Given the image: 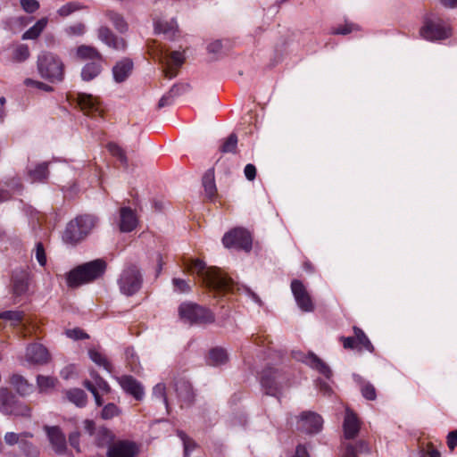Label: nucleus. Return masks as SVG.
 Instances as JSON below:
<instances>
[{
	"label": "nucleus",
	"instance_id": "f257e3e1",
	"mask_svg": "<svg viewBox=\"0 0 457 457\" xmlns=\"http://www.w3.org/2000/svg\"><path fill=\"white\" fill-rule=\"evenodd\" d=\"M190 272H196L202 277L206 287L216 292H226L231 289L232 280L223 275L217 268L206 269L205 263L201 260H193L187 263Z\"/></svg>",
	"mask_w": 457,
	"mask_h": 457
},
{
	"label": "nucleus",
	"instance_id": "f03ea898",
	"mask_svg": "<svg viewBox=\"0 0 457 457\" xmlns=\"http://www.w3.org/2000/svg\"><path fill=\"white\" fill-rule=\"evenodd\" d=\"M105 270L106 262L102 259L84 263L68 273L67 284L70 287H78L100 278Z\"/></svg>",
	"mask_w": 457,
	"mask_h": 457
},
{
	"label": "nucleus",
	"instance_id": "7ed1b4c3",
	"mask_svg": "<svg viewBox=\"0 0 457 457\" xmlns=\"http://www.w3.org/2000/svg\"><path fill=\"white\" fill-rule=\"evenodd\" d=\"M148 52L154 58H157L162 65V72L167 79H172L178 74V68L184 62L183 54L174 51L168 54L163 47L155 40L147 43Z\"/></svg>",
	"mask_w": 457,
	"mask_h": 457
},
{
	"label": "nucleus",
	"instance_id": "20e7f679",
	"mask_svg": "<svg viewBox=\"0 0 457 457\" xmlns=\"http://www.w3.org/2000/svg\"><path fill=\"white\" fill-rule=\"evenodd\" d=\"M40 76L52 82H61L64 79L65 66L62 59L51 52H42L37 62Z\"/></svg>",
	"mask_w": 457,
	"mask_h": 457
},
{
	"label": "nucleus",
	"instance_id": "39448f33",
	"mask_svg": "<svg viewBox=\"0 0 457 457\" xmlns=\"http://www.w3.org/2000/svg\"><path fill=\"white\" fill-rule=\"evenodd\" d=\"M97 219L90 214L77 217L69 222L63 234L64 241L77 243L86 237L96 225Z\"/></svg>",
	"mask_w": 457,
	"mask_h": 457
},
{
	"label": "nucleus",
	"instance_id": "423d86ee",
	"mask_svg": "<svg viewBox=\"0 0 457 457\" xmlns=\"http://www.w3.org/2000/svg\"><path fill=\"white\" fill-rule=\"evenodd\" d=\"M0 411L5 415L30 416L31 409L6 387H0Z\"/></svg>",
	"mask_w": 457,
	"mask_h": 457
},
{
	"label": "nucleus",
	"instance_id": "0eeeda50",
	"mask_svg": "<svg viewBox=\"0 0 457 457\" xmlns=\"http://www.w3.org/2000/svg\"><path fill=\"white\" fill-rule=\"evenodd\" d=\"M142 283L143 276L136 265L126 267L118 279L120 291L127 296H131L138 292Z\"/></svg>",
	"mask_w": 457,
	"mask_h": 457
},
{
	"label": "nucleus",
	"instance_id": "6e6552de",
	"mask_svg": "<svg viewBox=\"0 0 457 457\" xmlns=\"http://www.w3.org/2000/svg\"><path fill=\"white\" fill-rule=\"evenodd\" d=\"M179 311L180 318L190 324H206L214 321V315L211 311L195 303H182Z\"/></svg>",
	"mask_w": 457,
	"mask_h": 457
},
{
	"label": "nucleus",
	"instance_id": "1a4fd4ad",
	"mask_svg": "<svg viewBox=\"0 0 457 457\" xmlns=\"http://www.w3.org/2000/svg\"><path fill=\"white\" fill-rule=\"evenodd\" d=\"M226 248H237L249 252L252 248V237L244 228H234L226 233L222 238Z\"/></svg>",
	"mask_w": 457,
	"mask_h": 457
},
{
	"label": "nucleus",
	"instance_id": "9d476101",
	"mask_svg": "<svg viewBox=\"0 0 457 457\" xmlns=\"http://www.w3.org/2000/svg\"><path fill=\"white\" fill-rule=\"evenodd\" d=\"M420 34L428 40H442L451 36V29L440 19H428L421 28Z\"/></svg>",
	"mask_w": 457,
	"mask_h": 457
},
{
	"label": "nucleus",
	"instance_id": "9b49d317",
	"mask_svg": "<svg viewBox=\"0 0 457 457\" xmlns=\"http://www.w3.org/2000/svg\"><path fill=\"white\" fill-rule=\"evenodd\" d=\"M96 33L98 39L113 50L124 52L128 47L125 38L118 37L106 26L99 27Z\"/></svg>",
	"mask_w": 457,
	"mask_h": 457
},
{
	"label": "nucleus",
	"instance_id": "f8f14e48",
	"mask_svg": "<svg viewBox=\"0 0 457 457\" xmlns=\"http://www.w3.org/2000/svg\"><path fill=\"white\" fill-rule=\"evenodd\" d=\"M138 445L129 440H119L107 450V457H137Z\"/></svg>",
	"mask_w": 457,
	"mask_h": 457
},
{
	"label": "nucleus",
	"instance_id": "ddd939ff",
	"mask_svg": "<svg viewBox=\"0 0 457 457\" xmlns=\"http://www.w3.org/2000/svg\"><path fill=\"white\" fill-rule=\"evenodd\" d=\"M76 101L80 110L87 116H100L102 110L97 98L92 95L78 93Z\"/></svg>",
	"mask_w": 457,
	"mask_h": 457
},
{
	"label": "nucleus",
	"instance_id": "4468645a",
	"mask_svg": "<svg viewBox=\"0 0 457 457\" xmlns=\"http://www.w3.org/2000/svg\"><path fill=\"white\" fill-rule=\"evenodd\" d=\"M291 289L299 308L303 312H311L312 302L303 283L297 279L293 280Z\"/></svg>",
	"mask_w": 457,
	"mask_h": 457
},
{
	"label": "nucleus",
	"instance_id": "2eb2a0df",
	"mask_svg": "<svg viewBox=\"0 0 457 457\" xmlns=\"http://www.w3.org/2000/svg\"><path fill=\"white\" fill-rule=\"evenodd\" d=\"M280 374L274 369H267L263 370L261 383L265 390V393L270 395H274L278 391L280 384Z\"/></svg>",
	"mask_w": 457,
	"mask_h": 457
},
{
	"label": "nucleus",
	"instance_id": "dca6fc26",
	"mask_svg": "<svg viewBox=\"0 0 457 457\" xmlns=\"http://www.w3.org/2000/svg\"><path fill=\"white\" fill-rule=\"evenodd\" d=\"M26 360L36 364L46 363L49 360V353L46 347L40 344H33L28 346Z\"/></svg>",
	"mask_w": 457,
	"mask_h": 457
},
{
	"label": "nucleus",
	"instance_id": "f3484780",
	"mask_svg": "<svg viewBox=\"0 0 457 457\" xmlns=\"http://www.w3.org/2000/svg\"><path fill=\"white\" fill-rule=\"evenodd\" d=\"M122 389L128 394L133 395L137 400H141L144 396V388L141 384L132 376H123L119 380Z\"/></svg>",
	"mask_w": 457,
	"mask_h": 457
},
{
	"label": "nucleus",
	"instance_id": "a211bd4d",
	"mask_svg": "<svg viewBox=\"0 0 457 457\" xmlns=\"http://www.w3.org/2000/svg\"><path fill=\"white\" fill-rule=\"evenodd\" d=\"M75 57L79 61L104 62V56L100 51L92 46L80 45L75 50Z\"/></svg>",
	"mask_w": 457,
	"mask_h": 457
},
{
	"label": "nucleus",
	"instance_id": "6ab92c4d",
	"mask_svg": "<svg viewBox=\"0 0 457 457\" xmlns=\"http://www.w3.org/2000/svg\"><path fill=\"white\" fill-rule=\"evenodd\" d=\"M137 223L134 212L129 207H122L120 210V230L121 232L132 231Z\"/></svg>",
	"mask_w": 457,
	"mask_h": 457
},
{
	"label": "nucleus",
	"instance_id": "aec40b11",
	"mask_svg": "<svg viewBox=\"0 0 457 457\" xmlns=\"http://www.w3.org/2000/svg\"><path fill=\"white\" fill-rule=\"evenodd\" d=\"M370 445L363 440L354 444L344 443L341 457H357L358 454L370 453Z\"/></svg>",
	"mask_w": 457,
	"mask_h": 457
},
{
	"label": "nucleus",
	"instance_id": "412c9836",
	"mask_svg": "<svg viewBox=\"0 0 457 457\" xmlns=\"http://www.w3.org/2000/svg\"><path fill=\"white\" fill-rule=\"evenodd\" d=\"M202 184L204 190V196L209 201H214L218 195L217 187L215 184L214 169H209L204 174Z\"/></svg>",
	"mask_w": 457,
	"mask_h": 457
},
{
	"label": "nucleus",
	"instance_id": "4be33fe9",
	"mask_svg": "<svg viewBox=\"0 0 457 457\" xmlns=\"http://www.w3.org/2000/svg\"><path fill=\"white\" fill-rule=\"evenodd\" d=\"M175 390L178 394V397L185 403L191 404L195 400V394L193 391L192 385L184 379L179 380L175 384Z\"/></svg>",
	"mask_w": 457,
	"mask_h": 457
},
{
	"label": "nucleus",
	"instance_id": "5701e85b",
	"mask_svg": "<svg viewBox=\"0 0 457 457\" xmlns=\"http://www.w3.org/2000/svg\"><path fill=\"white\" fill-rule=\"evenodd\" d=\"M133 68L131 60L125 58L118 62L112 68L113 78L117 82L124 81L130 74Z\"/></svg>",
	"mask_w": 457,
	"mask_h": 457
},
{
	"label": "nucleus",
	"instance_id": "b1692460",
	"mask_svg": "<svg viewBox=\"0 0 457 457\" xmlns=\"http://www.w3.org/2000/svg\"><path fill=\"white\" fill-rule=\"evenodd\" d=\"M154 32L163 34L169 39H173L179 32L177 21L175 20L170 21H157L154 22Z\"/></svg>",
	"mask_w": 457,
	"mask_h": 457
},
{
	"label": "nucleus",
	"instance_id": "393cba45",
	"mask_svg": "<svg viewBox=\"0 0 457 457\" xmlns=\"http://www.w3.org/2000/svg\"><path fill=\"white\" fill-rule=\"evenodd\" d=\"M91 436H95L96 445L98 447H107L108 449L115 442V436L112 430H88Z\"/></svg>",
	"mask_w": 457,
	"mask_h": 457
},
{
	"label": "nucleus",
	"instance_id": "a878e982",
	"mask_svg": "<svg viewBox=\"0 0 457 457\" xmlns=\"http://www.w3.org/2000/svg\"><path fill=\"white\" fill-rule=\"evenodd\" d=\"M49 441L57 453H63L66 450V437L62 430H46Z\"/></svg>",
	"mask_w": 457,
	"mask_h": 457
},
{
	"label": "nucleus",
	"instance_id": "bb28decb",
	"mask_svg": "<svg viewBox=\"0 0 457 457\" xmlns=\"http://www.w3.org/2000/svg\"><path fill=\"white\" fill-rule=\"evenodd\" d=\"M10 383L15 388L17 393L22 396L32 392V385L19 374H13L10 378Z\"/></svg>",
	"mask_w": 457,
	"mask_h": 457
},
{
	"label": "nucleus",
	"instance_id": "cd10ccee",
	"mask_svg": "<svg viewBox=\"0 0 457 457\" xmlns=\"http://www.w3.org/2000/svg\"><path fill=\"white\" fill-rule=\"evenodd\" d=\"M103 62H90L84 65L81 70V78L84 81H90L96 79L102 71Z\"/></svg>",
	"mask_w": 457,
	"mask_h": 457
},
{
	"label": "nucleus",
	"instance_id": "c85d7f7f",
	"mask_svg": "<svg viewBox=\"0 0 457 457\" xmlns=\"http://www.w3.org/2000/svg\"><path fill=\"white\" fill-rule=\"evenodd\" d=\"M106 18L112 23L114 28L120 33H124L128 30L129 26L123 16L114 11L107 10L104 12Z\"/></svg>",
	"mask_w": 457,
	"mask_h": 457
},
{
	"label": "nucleus",
	"instance_id": "c756f323",
	"mask_svg": "<svg viewBox=\"0 0 457 457\" xmlns=\"http://www.w3.org/2000/svg\"><path fill=\"white\" fill-rule=\"evenodd\" d=\"M228 353L223 348H213L209 352L208 363L213 366H219L228 361Z\"/></svg>",
	"mask_w": 457,
	"mask_h": 457
},
{
	"label": "nucleus",
	"instance_id": "7c9ffc66",
	"mask_svg": "<svg viewBox=\"0 0 457 457\" xmlns=\"http://www.w3.org/2000/svg\"><path fill=\"white\" fill-rule=\"evenodd\" d=\"M47 24V19L42 18L38 20L31 28L22 35V39H36L39 37Z\"/></svg>",
	"mask_w": 457,
	"mask_h": 457
},
{
	"label": "nucleus",
	"instance_id": "2f4dec72",
	"mask_svg": "<svg viewBox=\"0 0 457 457\" xmlns=\"http://www.w3.org/2000/svg\"><path fill=\"white\" fill-rule=\"evenodd\" d=\"M57 378L50 376L38 375L37 377V385L40 393H47L54 389L57 384Z\"/></svg>",
	"mask_w": 457,
	"mask_h": 457
},
{
	"label": "nucleus",
	"instance_id": "473e14b6",
	"mask_svg": "<svg viewBox=\"0 0 457 457\" xmlns=\"http://www.w3.org/2000/svg\"><path fill=\"white\" fill-rule=\"evenodd\" d=\"M68 400L79 407H83L87 403V395L82 389L74 388L66 392Z\"/></svg>",
	"mask_w": 457,
	"mask_h": 457
},
{
	"label": "nucleus",
	"instance_id": "72a5a7b5",
	"mask_svg": "<svg viewBox=\"0 0 457 457\" xmlns=\"http://www.w3.org/2000/svg\"><path fill=\"white\" fill-rule=\"evenodd\" d=\"M29 287L28 276L22 273L20 276L13 278L12 290L15 295H21L25 294Z\"/></svg>",
	"mask_w": 457,
	"mask_h": 457
},
{
	"label": "nucleus",
	"instance_id": "f704fd0d",
	"mask_svg": "<svg viewBox=\"0 0 457 457\" xmlns=\"http://www.w3.org/2000/svg\"><path fill=\"white\" fill-rule=\"evenodd\" d=\"M354 332V337L356 338L357 345L359 346V350L365 349L370 352L373 351V345L370 339L367 337L365 333L360 328L354 326L353 328Z\"/></svg>",
	"mask_w": 457,
	"mask_h": 457
},
{
	"label": "nucleus",
	"instance_id": "c9c22d12",
	"mask_svg": "<svg viewBox=\"0 0 457 457\" xmlns=\"http://www.w3.org/2000/svg\"><path fill=\"white\" fill-rule=\"evenodd\" d=\"M89 358L94 361L96 365L103 367L107 371H112V365L106 357L98 352L96 349H89L88 351Z\"/></svg>",
	"mask_w": 457,
	"mask_h": 457
},
{
	"label": "nucleus",
	"instance_id": "e433bc0d",
	"mask_svg": "<svg viewBox=\"0 0 457 457\" xmlns=\"http://www.w3.org/2000/svg\"><path fill=\"white\" fill-rule=\"evenodd\" d=\"M29 176L33 181H42L48 176L47 163L43 162L29 171Z\"/></svg>",
	"mask_w": 457,
	"mask_h": 457
},
{
	"label": "nucleus",
	"instance_id": "4c0bfd02",
	"mask_svg": "<svg viewBox=\"0 0 457 457\" xmlns=\"http://www.w3.org/2000/svg\"><path fill=\"white\" fill-rule=\"evenodd\" d=\"M107 149L111 154L116 157L124 166H128V158L124 150L115 143H109Z\"/></svg>",
	"mask_w": 457,
	"mask_h": 457
},
{
	"label": "nucleus",
	"instance_id": "58836bf2",
	"mask_svg": "<svg viewBox=\"0 0 457 457\" xmlns=\"http://www.w3.org/2000/svg\"><path fill=\"white\" fill-rule=\"evenodd\" d=\"M361 426V423L357 415L350 409H346L343 428H360Z\"/></svg>",
	"mask_w": 457,
	"mask_h": 457
},
{
	"label": "nucleus",
	"instance_id": "ea45409f",
	"mask_svg": "<svg viewBox=\"0 0 457 457\" xmlns=\"http://www.w3.org/2000/svg\"><path fill=\"white\" fill-rule=\"evenodd\" d=\"M237 146V137L236 134H230L222 145L220 146V152L224 154L231 153L235 154Z\"/></svg>",
	"mask_w": 457,
	"mask_h": 457
},
{
	"label": "nucleus",
	"instance_id": "a19ab883",
	"mask_svg": "<svg viewBox=\"0 0 457 457\" xmlns=\"http://www.w3.org/2000/svg\"><path fill=\"white\" fill-rule=\"evenodd\" d=\"M180 89L181 87L177 85L173 86L170 90L160 99L158 103V108H162L170 104L173 98L180 94Z\"/></svg>",
	"mask_w": 457,
	"mask_h": 457
},
{
	"label": "nucleus",
	"instance_id": "79ce46f5",
	"mask_svg": "<svg viewBox=\"0 0 457 457\" xmlns=\"http://www.w3.org/2000/svg\"><path fill=\"white\" fill-rule=\"evenodd\" d=\"M292 356L295 360L302 361L311 368L314 367V354L312 352H308L306 354L300 350H294Z\"/></svg>",
	"mask_w": 457,
	"mask_h": 457
},
{
	"label": "nucleus",
	"instance_id": "37998d69",
	"mask_svg": "<svg viewBox=\"0 0 457 457\" xmlns=\"http://www.w3.org/2000/svg\"><path fill=\"white\" fill-rule=\"evenodd\" d=\"M179 436L183 442L184 456L189 457L190 453L197 446L196 443L188 437L183 430H178Z\"/></svg>",
	"mask_w": 457,
	"mask_h": 457
},
{
	"label": "nucleus",
	"instance_id": "c03bdc74",
	"mask_svg": "<svg viewBox=\"0 0 457 457\" xmlns=\"http://www.w3.org/2000/svg\"><path fill=\"white\" fill-rule=\"evenodd\" d=\"M82 6L79 3L70 2L60 7L57 12L61 17H67L71 13L80 10Z\"/></svg>",
	"mask_w": 457,
	"mask_h": 457
},
{
	"label": "nucleus",
	"instance_id": "a18cd8bd",
	"mask_svg": "<svg viewBox=\"0 0 457 457\" xmlns=\"http://www.w3.org/2000/svg\"><path fill=\"white\" fill-rule=\"evenodd\" d=\"M29 56V47L28 46L26 45H20L18 46L14 51H13V54H12V59L15 61V62H24L25 60H27Z\"/></svg>",
	"mask_w": 457,
	"mask_h": 457
},
{
	"label": "nucleus",
	"instance_id": "49530a36",
	"mask_svg": "<svg viewBox=\"0 0 457 457\" xmlns=\"http://www.w3.org/2000/svg\"><path fill=\"white\" fill-rule=\"evenodd\" d=\"M86 32V25L82 22H78L71 25L65 29V33L69 37L83 36Z\"/></svg>",
	"mask_w": 457,
	"mask_h": 457
},
{
	"label": "nucleus",
	"instance_id": "de8ad7c7",
	"mask_svg": "<svg viewBox=\"0 0 457 457\" xmlns=\"http://www.w3.org/2000/svg\"><path fill=\"white\" fill-rule=\"evenodd\" d=\"M90 375L94 379L97 390L99 389L103 393H109L111 391V387L108 383L97 372L92 371Z\"/></svg>",
	"mask_w": 457,
	"mask_h": 457
},
{
	"label": "nucleus",
	"instance_id": "09e8293b",
	"mask_svg": "<svg viewBox=\"0 0 457 457\" xmlns=\"http://www.w3.org/2000/svg\"><path fill=\"white\" fill-rule=\"evenodd\" d=\"M154 395L163 402L166 406V409L169 411V403L166 396V386L163 383H159L154 387L153 391Z\"/></svg>",
	"mask_w": 457,
	"mask_h": 457
},
{
	"label": "nucleus",
	"instance_id": "8fccbe9b",
	"mask_svg": "<svg viewBox=\"0 0 457 457\" xmlns=\"http://www.w3.org/2000/svg\"><path fill=\"white\" fill-rule=\"evenodd\" d=\"M21 450L29 457H37L38 455V450L33 445L25 442L23 439L20 442Z\"/></svg>",
	"mask_w": 457,
	"mask_h": 457
},
{
	"label": "nucleus",
	"instance_id": "3c124183",
	"mask_svg": "<svg viewBox=\"0 0 457 457\" xmlns=\"http://www.w3.org/2000/svg\"><path fill=\"white\" fill-rule=\"evenodd\" d=\"M118 407L113 403H108L103 408L101 415L103 419L110 420L118 415Z\"/></svg>",
	"mask_w": 457,
	"mask_h": 457
},
{
	"label": "nucleus",
	"instance_id": "603ef678",
	"mask_svg": "<svg viewBox=\"0 0 457 457\" xmlns=\"http://www.w3.org/2000/svg\"><path fill=\"white\" fill-rule=\"evenodd\" d=\"M316 370L322 374L326 378L330 379L333 373L331 369L324 361L316 356Z\"/></svg>",
	"mask_w": 457,
	"mask_h": 457
},
{
	"label": "nucleus",
	"instance_id": "864d4df0",
	"mask_svg": "<svg viewBox=\"0 0 457 457\" xmlns=\"http://www.w3.org/2000/svg\"><path fill=\"white\" fill-rule=\"evenodd\" d=\"M24 84L27 86V87H34L37 89H40V90H43V91H46V92H52L54 90V88L44 83V82H41V81H37V80H34V79H26L24 80Z\"/></svg>",
	"mask_w": 457,
	"mask_h": 457
},
{
	"label": "nucleus",
	"instance_id": "5fc2aeb1",
	"mask_svg": "<svg viewBox=\"0 0 457 457\" xmlns=\"http://www.w3.org/2000/svg\"><path fill=\"white\" fill-rule=\"evenodd\" d=\"M356 24L346 22L344 26L333 29L332 33L336 35H347L353 30H358Z\"/></svg>",
	"mask_w": 457,
	"mask_h": 457
},
{
	"label": "nucleus",
	"instance_id": "6e6d98bb",
	"mask_svg": "<svg viewBox=\"0 0 457 457\" xmlns=\"http://www.w3.org/2000/svg\"><path fill=\"white\" fill-rule=\"evenodd\" d=\"M0 319H4L18 323L22 320V313L16 311H6L0 313Z\"/></svg>",
	"mask_w": 457,
	"mask_h": 457
},
{
	"label": "nucleus",
	"instance_id": "4d7b16f0",
	"mask_svg": "<svg viewBox=\"0 0 457 457\" xmlns=\"http://www.w3.org/2000/svg\"><path fill=\"white\" fill-rule=\"evenodd\" d=\"M21 5L28 13H33L39 8V3L37 0H21Z\"/></svg>",
	"mask_w": 457,
	"mask_h": 457
},
{
	"label": "nucleus",
	"instance_id": "13d9d810",
	"mask_svg": "<svg viewBox=\"0 0 457 457\" xmlns=\"http://www.w3.org/2000/svg\"><path fill=\"white\" fill-rule=\"evenodd\" d=\"M422 457H441L440 452L435 448L432 443H428L426 447L421 450Z\"/></svg>",
	"mask_w": 457,
	"mask_h": 457
},
{
	"label": "nucleus",
	"instance_id": "bf43d9fd",
	"mask_svg": "<svg viewBox=\"0 0 457 457\" xmlns=\"http://www.w3.org/2000/svg\"><path fill=\"white\" fill-rule=\"evenodd\" d=\"M361 394L363 397L370 401L375 400L377 396L375 387L370 384H366L361 387Z\"/></svg>",
	"mask_w": 457,
	"mask_h": 457
},
{
	"label": "nucleus",
	"instance_id": "052dcab7",
	"mask_svg": "<svg viewBox=\"0 0 457 457\" xmlns=\"http://www.w3.org/2000/svg\"><path fill=\"white\" fill-rule=\"evenodd\" d=\"M36 259L41 266H45L46 263V256L42 243H37L36 245Z\"/></svg>",
	"mask_w": 457,
	"mask_h": 457
},
{
	"label": "nucleus",
	"instance_id": "680f3d73",
	"mask_svg": "<svg viewBox=\"0 0 457 457\" xmlns=\"http://www.w3.org/2000/svg\"><path fill=\"white\" fill-rule=\"evenodd\" d=\"M66 335L70 338L76 339V340L88 338V335L79 328L69 329V330H67Z\"/></svg>",
	"mask_w": 457,
	"mask_h": 457
},
{
	"label": "nucleus",
	"instance_id": "e2e57ef3",
	"mask_svg": "<svg viewBox=\"0 0 457 457\" xmlns=\"http://www.w3.org/2000/svg\"><path fill=\"white\" fill-rule=\"evenodd\" d=\"M340 340L343 343V346L345 349H359L355 337H342Z\"/></svg>",
	"mask_w": 457,
	"mask_h": 457
},
{
	"label": "nucleus",
	"instance_id": "0e129e2a",
	"mask_svg": "<svg viewBox=\"0 0 457 457\" xmlns=\"http://www.w3.org/2000/svg\"><path fill=\"white\" fill-rule=\"evenodd\" d=\"M173 285L180 293H186L190 290V286L187 284V282L181 278H174Z\"/></svg>",
	"mask_w": 457,
	"mask_h": 457
},
{
	"label": "nucleus",
	"instance_id": "69168bd1",
	"mask_svg": "<svg viewBox=\"0 0 457 457\" xmlns=\"http://www.w3.org/2000/svg\"><path fill=\"white\" fill-rule=\"evenodd\" d=\"M295 419L303 421V424L297 423L298 426H305L309 422L312 421L314 419V414L312 411H303L300 416H295Z\"/></svg>",
	"mask_w": 457,
	"mask_h": 457
},
{
	"label": "nucleus",
	"instance_id": "338daca9",
	"mask_svg": "<svg viewBox=\"0 0 457 457\" xmlns=\"http://www.w3.org/2000/svg\"><path fill=\"white\" fill-rule=\"evenodd\" d=\"M447 445L451 451H453L457 445V430H452L447 436Z\"/></svg>",
	"mask_w": 457,
	"mask_h": 457
},
{
	"label": "nucleus",
	"instance_id": "774afa93",
	"mask_svg": "<svg viewBox=\"0 0 457 457\" xmlns=\"http://www.w3.org/2000/svg\"><path fill=\"white\" fill-rule=\"evenodd\" d=\"M244 172H245V178L250 181L253 180L256 177V168L253 164H247L245 167Z\"/></svg>",
	"mask_w": 457,
	"mask_h": 457
}]
</instances>
